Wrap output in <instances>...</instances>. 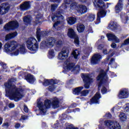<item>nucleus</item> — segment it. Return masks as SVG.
<instances>
[{
    "label": "nucleus",
    "mask_w": 129,
    "mask_h": 129,
    "mask_svg": "<svg viewBox=\"0 0 129 129\" xmlns=\"http://www.w3.org/2000/svg\"><path fill=\"white\" fill-rule=\"evenodd\" d=\"M123 0H119L117 4L115 7V11L116 14H118V13H120L121 10H122V8L123 7V4H122V1Z\"/></svg>",
    "instance_id": "412c9836"
},
{
    "label": "nucleus",
    "mask_w": 129,
    "mask_h": 129,
    "mask_svg": "<svg viewBox=\"0 0 129 129\" xmlns=\"http://www.w3.org/2000/svg\"><path fill=\"white\" fill-rule=\"evenodd\" d=\"M9 107L10 108H13L15 107V104H13V103H10L9 104Z\"/></svg>",
    "instance_id": "6e6d98bb"
},
{
    "label": "nucleus",
    "mask_w": 129,
    "mask_h": 129,
    "mask_svg": "<svg viewBox=\"0 0 129 129\" xmlns=\"http://www.w3.org/2000/svg\"><path fill=\"white\" fill-rule=\"evenodd\" d=\"M100 60H101V55L99 54H95L92 56L91 63L93 65L98 64L100 62Z\"/></svg>",
    "instance_id": "dca6fc26"
},
{
    "label": "nucleus",
    "mask_w": 129,
    "mask_h": 129,
    "mask_svg": "<svg viewBox=\"0 0 129 129\" xmlns=\"http://www.w3.org/2000/svg\"><path fill=\"white\" fill-rule=\"evenodd\" d=\"M90 91L88 90H83L81 92V96H87L89 94Z\"/></svg>",
    "instance_id": "a19ab883"
},
{
    "label": "nucleus",
    "mask_w": 129,
    "mask_h": 129,
    "mask_svg": "<svg viewBox=\"0 0 129 129\" xmlns=\"http://www.w3.org/2000/svg\"><path fill=\"white\" fill-rule=\"evenodd\" d=\"M37 106L42 114H45L47 109L51 107V101L49 100H46L43 103L40 100H37Z\"/></svg>",
    "instance_id": "20e7f679"
},
{
    "label": "nucleus",
    "mask_w": 129,
    "mask_h": 129,
    "mask_svg": "<svg viewBox=\"0 0 129 129\" xmlns=\"http://www.w3.org/2000/svg\"><path fill=\"white\" fill-rule=\"evenodd\" d=\"M51 105L54 108H57L60 106V103L59 102V100L57 98H55L53 99L51 103Z\"/></svg>",
    "instance_id": "a878e982"
},
{
    "label": "nucleus",
    "mask_w": 129,
    "mask_h": 129,
    "mask_svg": "<svg viewBox=\"0 0 129 129\" xmlns=\"http://www.w3.org/2000/svg\"><path fill=\"white\" fill-rule=\"evenodd\" d=\"M6 96L11 100H17V86L14 82L9 81L5 84Z\"/></svg>",
    "instance_id": "f257e3e1"
},
{
    "label": "nucleus",
    "mask_w": 129,
    "mask_h": 129,
    "mask_svg": "<svg viewBox=\"0 0 129 129\" xmlns=\"http://www.w3.org/2000/svg\"><path fill=\"white\" fill-rule=\"evenodd\" d=\"M24 97V89L22 87L18 88L17 90V101H19Z\"/></svg>",
    "instance_id": "aec40b11"
},
{
    "label": "nucleus",
    "mask_w": 129,
    "mask_h": 129,
    "mask_svg": "<svg viewBox=\"0 0 129 129\" xmlns=\"http://www.w3.org/2000/svg\"><path fill=\"white\" fill-rule=\"evenodd\" d=\"M43 84L44 86H48V85H50V84H55V83L53 80L50 81L49 80H44V82Z\"/></svg>",
    "instance_id": "e433bc0d"
},
{
    "label": "nucleus",
    "mask_w": 129,
    "mask_h": 129,
    "mask_svg": "<svg viewBox=\"0 0 129 129\" xmlns=\"http://www.w3.org/2000/svg\"><path fill=\"white\" fill-rule=\"evenodd\" d=\"M85 27L83 24H78L77 27V31L79 32V33H82L83 31H84Z\"/></svg>",
    "instance_id": "c9c22d12"
},
{
    "label": "nucleus",
    "mask_w": 129,
    "mask_h": 129,
    "mask_svg": "<svg viewBox=\"0 0 129 129\" xmlns=\"http://www.w3.org/2000/svg\"><path fill=\"white\" fill-rule=\"evenodd\" d=\"M23 21L25 25H30L31 21H32V17L30 16H25L23 19Z\"/></svg>",
    "instance_id": "c756f323"
},
{
    "label": "nucleus",
    "mask_w": 129,
    "mask_h": 129,
    "mask_svg": "<svg viewBox=\"0 0 129 129\" xmlns=\"http://www.w3.org/2000/svg\"><path fill=\"white\" fill-rule=\"evenodd\" d=\"M27 47L29 50L32 51L33 53L36 51L39 48V45L37 43V40L34 37H30L26 41Z\"/></svg>",
    "instance_id": "39448f33"
},
{
    "label": "nucleus",
    "mask_w": 129,
    "mask_h": 129,
    "mask_svg": "<svg viewBox=\"0 0 129 129\" xmlns=\"http://www.w3.org/2000/svg\"><path fill=\"white\" fill-rule=\"evenodd\" d=\"M104 54H106L107 53V50L105 49L103 51Z\"/></svg>",
    "instance_id": "338daca9"
},
{
    "label": "nucleus",
    "mask_w": 129,
    "mask_h": 129,
    "mask_svg": "<svg viewBox=\"0 0 129 129\" xmlns=\"http://www.w3.org/2000/svg\"><path fill=\"white\" fill-rule=\"evenodd\" d=\"M106 15V12L104 10H101L97 14V18L96 21V24H100V18H104Z\"/></svg>",
    "instance_id": "6ab92c4d"
},
{
    "label": "nucleus",
    "mask_w": 129,
    "mask_h": 129,
    "mask_svg": "<svg viewBox=\"0 0 129 129\" xmlns=\"http://www.w3.org/2000/svg\"><path fill=\"white\" fill-rule=\"evenodd\" d=\"M69 55V48L63 47L58 54V58L59 60H66Z\"/></svg>",
    "instance_id": "1a4fd4ad"
},
{
    "label": "nucleus",
    "mask_w": 129,
    "mask_h": 129,
    "mask_svg": "<svg viewBox=\"0 0 129 129\" xmlns=\"http://www.w3.org/2000/svg\"><path fill=\"white\" fill-rule=\"evenodd\" d=\"M3 123V118L0 117V125Z\"/></svg>",
    "instance_id": "e2e57ef3"
},
{
    "label": "nucleus",
    "mask_w": 129,
    "mask_h": 129,
    "mask_svg": "<svg viewBox=\"0 0 129 129\" xmlns=\"http://www.w3.org/2000/svg\"><path fill=\"white\" fill-rule=\"evenodd\" d=\"M108 28L110 30H115L117 28V23L116 22H112L109 24Z\"/></svg>",
    "instance_id": "7c9ffc66"
},
{
    "label": "nucleus",
    "mask_w": 129,
    "mask_h": 129,
    "mask_svg": "<svg viewBox=\"0 0 129 129\" xmlns=\"http://www.w3.org/2000/svg\"><path fill=\"white\" fill-rule=\"evenodd\" d=\"M105 116L107 117V118H111V114L110 113H108L105 115Z\"/></svg>",
    "instance_id": "5fc2aeb1"
},
{
    "label": "nucleus",
    "mask_w": 129,
    "mask_h": 129,
    "mask_svg": "<svg viewBox=\"0 0 129 129\" xmlns=\"http://www.w3.org/2000/svg\"><path fill=\"white\" fill-rule=\"evenodd\" d=\"M16 35H17V32H13L12 33H10L6 35L5 36V40H10V39H13L14 37H16Z\"/></svg>",
    "instance_id": "72a5a7b5"
},
{
    "label": "nucleus",
    "mask_w": 129,
    "mask_h": 129,
    "mask_svg": "<svg viewBox=\"0 0 129 129\" xmlns=\"http://www.w3.org/2000/svg\"><path fill=\"white\" fill-rule=\"evenodd\" d=\"M82 78L85 83V88L88 89L89 86L92 84V79L90 78V76H89V75L88 74H83Z\"/></svg>",
    "instance_id": "6e6552de"
},
{
    "label": "nucleus",
    "mask_w": 129,
    "mask_h": 129,
    "mask_svg": "<svg viewBox=\"0 0 129 129\" xmlns=\"http://www.w3.org/2000/svg\"><path fill=\"white\" fill-rule=\"evenodd\" d=\"M47 32L45 31H41V29L37 28L36 31V37L38 42L41 41V39L45 38L47 36Z\"/></svg>",
    "instance_id": "2eb2a0df"
},
{
    "label": "nucleus",
    "mask_w": 129,
    "mask_h": 129,
    "mask_svg": "<svg viewBox=\"0 0 129 129\" xmlns=\"http://www.w3.org/2000/svg\"><path fill=\"white\" fill-rule=\"evenodd\" d=\"M40 20H41V18H39V15H37L35 20L36 24H42V22L40 21Z\"/></svg>",
    "instance_id": "a18cd8bd"
},
{
    "label": "nucleus",
    "mask_w": 129,
    "mask_h": 129,
    "mask_svg": "<svg viewBox=\"0 0 129 129\" xmlns=\"http://www.w3.org/2000/svg\"><path fill=\"white\" fill-rule=\"evenodd\" d=\"M10 4L4 3L0 6V15H5L10 11Z\"/></svg>",
    "instance_id": "ddd939ff"
},
{
    "label": "nucleus",
    "mask_w": 129,
    "mask_h": 129,
    "mask_svg": "<svg viewBox=\"0 0 129 129\" xmlns=\"http://www.w3.org/2000/svg\"><path fill=\"white\" fill-rule=\"evenodd\" d=\"M97 80L98 83H99L98 87H100L102 83H105L108 80V77H107V75H106L104 71L102 70L101 71L100 75L97 78Z\"/></svg>",
    "instance_id": "0eeeda50"
},
{
    "label": "nucleus",
    "mask_w": 129,
    "mask_h": 129,
    "mask_svg": "<svg viewBox=\"0 0 129 129\" xmlns=\"http://www.w3.org/2000/svg\"><path fill=\"white\" fill-rule=\"evenodd\" d=\"M95 20V15L90 14L87 17V20L88 22H93Z\"/></svg>",
    "instance_id": "58836bf2"
},
{
    "label": "nucleus",
    "mask_w": 129,
    "mask_h": 129,
    "mask_svg": "<svg viewBox=\"0 0 129 129\" xmlns=\"http://www.w3.org/2000/svg\"><path fill=\"white\" fill-rule=\"evenodd\" d=\"M55 89H56L55 85H54V84H50L48 87V90H49V91H54Z\"/></svg>",
    "instance_id": "79ce46f5"
},
{
    "label": "nucleus",
    "mask_w": 129,
    "mask_h": 129,
    "mask_svg": "<svg viewBox=\"0 0 129 129\" xmlns=\"http://www.w3.org/2000/svg\"><path fill=\"white\" fill-rule=\"evenodd\" d=\"M51 19L53 22H56V21L60 20V19H62V15L61 14V12H59L56 13L55 15L51 17Z\"/></svg>",
    "instance_id": "cd10ccee"
},
{
    "label": "nucleus",
    "mask_w": 129,
    "mask_h": 129,
    "mask_svg": "<svg viewBox=\"0 0 129 129\" xmlns=\"http://www.w3.org/2000/svg\"><path fill=\"white\" fill-rule=\"evenodd\" d=\"M62 0H50V2H52L53 3H60Z\"/></svg>",
    "instance_id": "4d7b16f0"
},
{
    "label": "nucleus",
    "mask_w": 129,
    "mask_h": 129,
    "mask_svg": "<svg viewBox=\"0 0 129 129\" xmlns=\"http://www.w3.org/2000/svg\"><path fill=\"white\" fill-rule=\"evenodd\" d=\"M3 69H7V64H4L3 65Z\"/></svg>",
    "instance_id": "680f3d73"
},
{
    "label": "nucleus",
    "mask_w": 129,
    "mask_h": 129,
    "mask_svg": "<svg viewBox=\"0 0 129 129\" xmlns=\"http://www.w3.org/2000/svg\"><path fill=\"white\" fill-rule=\"evenodd\" d=\"M64 3L67 5H71L70 8L71 10H75L77 8V3L74 2V0H64Z\"/></svg>",
    "instance_id": "4be33fe9"
},
{
    "label": "nucleus",
    "mask_w": 129,
    "mask_h": 129,
    "mask_svg": "<svg viewBox=\"0 0 129 129\" xmlns=\"http://www.w3.org/2000/svg\"><path fill=\"white\" fill-rule=\"evenodd\" d=\"M75 10H77L79 14L82 15L87 12V7L84 5H80L79 7L77 6V7L75 8Z\"/></svg>",
    "instance_id": "a211bd4d"
},
{
    "label": "nucleus",
    "mask_w": 129,
    "mask_h": 129,
    "mask_svg": "<svg viewBox=\"0 0 129 129\" xmlns=\"http://www.w3.org/2000/svg\"><path fill=\"white\" fill-rule=\"evenodd\" d=\"M66 129H78V128H75L74 126L73 125H69L67 127Z\"/></svg>",
    "instance_id": "3c124183"
},
{
    "label": "nucleus",
    "mask_w": 129,
    "mask_h": 129,
    "mask_svg": "<svg viewBox=\"0 0 129 129\" xmlns=\"http://www.w3.org/2000/svg\"><path fill=\"white\" fill-rule=\"evenodd\" d=\"M55 45L57 48H61L63 45V42L61 40L57 41V39L54 37H50L42 41L40 47L42 50H44L48 47L53 48Z\"/></svg>",
    "instance_id": "f03ea898"
},
{
    "label": "nucleus",
    "mask_w": 129,
    "mask_h": 129,
    "mask_svg": "<svg viewBox=\"0 0 129 129\" xmlns=\"http://www.w3.org/2000/svg\"><path fill=\"white\" fill-rule=\"evenodd\" d=\"M64 68L65 69H67V70H72L73 71L76 70L77 71H78V70H79L80 67L79 66L75 67V64H74V63L70 61L69 59H67Z\"/></svg>",
    "instance_id": "9d476101"
},
{
    "label": "nucleus",
    "mask_w": 129,
    "mask_h": 129,
    "mask_svg": "<svg viewBox=\"0 0 129 129\" xmlns=\"http://www.w3.org/2000/svg\"><path fill=\"white\" fill-rule=\"evenodd\" d=\"M92 2L95 8H99V9H104L105 8L104 3L101 0H92Z\"/></svg>",
    "instance_id": "f3484780"
},
{
    "label": "nucleus",
    "mask_w": 129,
    "mask_h": 129,
    "mask_svg": "<svg viewBox=\"0 0 129 129\" xmlns=\"http://www.w3.org/2000/svg\"><path fill=\"white\" fill-rule=\"evenodd\" d=\"M3 47V43L0 42V50H2V48Z\"/></svg>",
    "instance_id": "0e129e2a"
},
{
    "label": "nucleus",
    "mask_w": 129,
    "mask_h": 129,
    "mask_svg": "<svg viewBox=\"0 0 129 129\" xmlns=\"http://www.w3.org/2000/svg\"><path fill=\"white\" fill-rule=\"evenodd\" d=\"M121 19L125 20V21H124V23H126V21L128 20L127 15H126L125 14H122L121 15Z\"/></svg>",
    "instance_id": "c03bdc74"
},
{
    "label": "nucleus",
    "mask_w": 129,
    "mask_h": 129,
    "mask_svg": "<svg viewBox=\"0 0 129 129\" xmlns=\"http://www.w3.org/2000/svg\"><path fill=\"white\" fill-rule=\"evenodd\" d=\"M3 24V20L2 19H0V25Z\"/></svg>",
    "instance_id": "774afa93"
},
{
    "label": "nucleus",
    "mask_w": 129,
    "mask_h": 129,
    "mask_svg": "<svg viewBox=\"0 0 129 129\" xmlns=\"http://www.w3.org/2000/svg\"><path fill=\"white\" fill-rule=\"evenodd\" d=\"M24 110L25 112H29V108H28V106H27L26 105H24Z\"/></svg>",
    "instance_id": "09e8293b"
},
{
    "label": "nucleus",
    "mask_w": 129,
    "mask_h": 129,
    "mask_svg": "<svg viewBox=\"0 0 129 129\" xmlns=\"http://www.w3.org/2000/svg\"><path fill=\"white\" fill-rule=\"evenodd\" d=\"M102 48H103V45H100L98 47V49H99L100 50H101V49H102Z\"/></svg>",
    "instance_id": "052dcab7"
},
{
    "label": "nucleus",
    "mask_w": 129,
    "mask_h": 129,
    "mask_svg": "<svg viewBox=\"0 0 129 129\" xmlns=\"http://www.w3.org/2000/svg\"><path fill=\"white\" fill-rule=\"evenodd\" d=\"M119 117L122 121H125L126 119H127V117H126V115H125V114L123 112L120 113Z\"/></svg>",
    "instance_id": "4c0bfd02"
},
{
    "label": "nucleus",
    "mask_w": 129,
    "mask_h": 129,
    "mask_svg": "<svg viewBox=\"0 0 129 129\" xmlns=\"http://www.w3.org/2000/svg\"><path fill=\"white\" fill-rule=\"evenodd\" d=\"M25 79L28 81V82H29V83H34V82L35 81L34 76L30 74L26 76Z\"/></svg>",
    "instance_id": "c85d7f7f"
},
{
    "label": "nucleus",
    "mask_w": 129,
    "mask_h": 129,
    "mask_svg": "<svg viewBox=\"0 0 129 129\" xmlns=\"http://www.w3.org/2000/svg\"><path fill=\"white\" fill-rule=\"evenodd\" d=\"M28 117L27 115H23L21 116L20 120H26V119H28Z\"/></svg>",
    "instance_id": "49530a36"
},
{
    "label": "nucleus",
    "mask_w": 129,
    "mask_h": 129,
    "mask_svg": "<svg viewBox=\"0 0 129 129\" xmlns=\"http://www.w3.org/2000/svg\"><path fill=\"white\" fill-rule=\"evenodd\" d=\"M101 97L100 94L99 93H97L94 97L91 100V101L92 103H98V100H99V98Z\"/></svg>",
    "instance_id": "bb28decb"
},
{
    "label": "nucleus",
    "mask_w": 129,
    "mask_h": 129,
    "mask_svg": "<svg viewBox=\"0 0 129 129\" xmlns=\"http://www.w3.org/2000/svg\"><path fill=\"white\" fill-rule=\"evenodd\" d=\"M114 61V59L113 58H111L110 60V64H111V63H112V62H113Z\"/></svg>",
    "instance_id": "69168bd1"
},
{
    "label": "nucleus",
    "mask_w": 129,
    "mask_h": 129,
    "mask_svg": "<svg viewBox=\"0 0 129 129\" xmlns=\"http://www.w3.org/2000/svg\"><path fill=\"white\" fill-rule=\"evenodd\" d=\"M83 88H84L83 87L76 88L73 90V94L76 95H79V94L81 93V90H82Z\"/></svg>",
    "instance_id": "2f4dec72"
},
{
    "label": "nucleus",
    "mask_w": 129,
    "mask_h": 129,
    "mask_svg": "<svg viewBox=\"0 0 129 129\" xmlns=\"http://www.w3.org/2000/svg\"><path fill=\"white\" fill-rule=\"evenodd\" d=\"M5 49L6 52H12L11 56L17 55V41H11L5 45Z\"/></svg>",
    "instance_id": "7ed1b4c3"
},
{
    "label": "nucleus",
    "mask_w": 129,
    "mask_h": 129,
    "mask_svg": "<svg viewBox=\"0 0 129 129\" xmlns=\"http://www.w3.org/2000/svg\"><path fill=\"white\" fill-rule=\"evenodd\" d=\"M68 36L70 38L75 39V43L77 46L79 45V39L78 38L77 35L75 33V32H74V30H73V29L70 28L68 29Z\"/></svg>",
    "instance_id": "9b49d317"
},
{
    "label": "nucleus",
    "mask_w": 129,
    "mask_h": 129,
    "mask_svg": "<svg viewBox=\"0 0 129 129\" xmlns=\"http://www.w3.org/2000/svg\"><path fill=\"white\" fill-rule=\"evenodd\" d=\"M57 8V5L56 4L51 5V11H55V9Z\"/></svg>",
    "instance_id": "603ef678"
},
{
    "label": "nucleus",
    "mask_w": 129,
    "mask_h": 129,
    "mask_svg": "<svg viewBox=\"0 0 129 129\" xmlns=\"http://www.w3.org/2000/svg\"><path fill=\"white\" fill-rule=\"evenodd\" d=\"M17 53H20L21 54H25L26 53V49L25 48V44L17 45Z\"/></svg>",
    "instance_id": "393cba45"
},
{
    "label": "nucleus",
    "mask_w": 129,
    "mask_h": 129,
    "mask_svg": "<svg viewBox=\"0 0 129 129\" xmlns=\"http://www.w3.org/2000/svg\"><path fill=\"white\" fill-rule=\"evenodd\" d=\"M111 47H112V48H115L116 47V44L114 43H112L111 44Z\"/></svg>",
    "instance_id": "13d9d810"
},
{
    "label": "nucleus",
    "mask_w": 129,
    "mask_h": 129,
    "mask_svg": "<svg viewBox=\"0 0 129 129\" xmlns=\"http://www.w3.org/2000/svg\"><path fill=\"white\" fill-rule=\"evenodd\" d=\"M30 2H25L23 4L20 5V9L21 11H27L30 8Z\"/></svg>",
    "instance_id": "b1692460"
},
{
    "label": "nucleus",
    "mask_w": 129,
    "mask_h": 129,
    "mask_svg": "<svg viewBox=\"0 0 129 129\" xmlns=\"http://www.w3.org/2000/svg\"><path fill=\"white\" fill-rule=\"evenodd\" d=\"M59 27H60V21H57L53 25L52 29L53 31L55 32L56 31H58L59 30H60V28H59Z\"/></svg>",
    "instance_id": "f704fd0d"
},
{
    "label": "nucleus",
    "mask_w": 129,
    "mask_h": 129,
    "mask_svg": "<svg viewBox=\"0 0 129 129\" xmlns=\"http://www.w3.org/2000/svg\"><path fill=\"white\" fill-rule=\"evenodd\" d=\"M101 92L103 93V94H104V93H106V88L105 87H103L102 89H101Z\"/></svg>",
    "instance_id": "864d4df0"
},
{
    "label": "nucleus",
    "mask_w": 129,
    "mask_h": 129,
    "mask_svg": "<svg viewBox=\"0 0 129 129\" xmlns=\"http://www.w3.org/2000/svg\"><path fill=\"white\" fill-rule=\"evenodd\" d=\"M99 129H104V126H103V125L100 124L99 125Z\"/></svg>",
    "instance_id": "bf43d9fd"
},
{
    "label": "nucleus",
    "mask_w": 129,
    "mask_h": 129,
    "mask_svg": "<svg viewBox=\"0 0 129 129\" xmlns=\"http://www.w3.org/2000/svg\"><path fill=\"white\" fill-rule=\"evenodd\" d=\"M106 36L108 38V41H114L116 42V43H119V39L115 36L114 34H111V33H107L106 34Z\"/></svg>",
    "instance_id": "5701e85b"
},
{
    "label": "nucleus",
    "mask_w": 129,
    "mask_h": 129,
    "mask_svg": "<svg viewBox=\"0 0 129 129\" xmlns=\"http://www.w3.org/2000/svg\"><path fill=\"white\" fill-rule=\"evenodd\" d=\"M72 54L73 55L75 59H78V56L80 54V52L79 50L76 49L73 51Z\"/></svg>",
    "instance_id": "ea45409f"
},
{
    "label": "nucleus",
    "mask_w": 129,
    "mask_h": 129,
    "mask_svg": "<svg viewBox=\"0 0 129 129\" xmlns=\"http://www.w3.org/2000/svg\"><path fill=\"white\" fill-rule=\"evenodd\" d=\"M5 31H14L17 29V22L16 21H10L7 23L4 27Z\"/></svg>",
    "instance_id": "f8f14e48"
},
{
    "label": "nucleus",
    "mask_w": 129,
    "mask_h": 129,
    "mask_svg": "<svg viewBox=\"0 0 129 129\" xmlns=\"http://www.w3.org/2000/svg\"><path fill=\"white\" fill-rule=\"evenodd\" d=\"M3 127H4V128H8V127H9V123L6 122L3 123Z\"/></svg>",
    "instance_id": "8fccbe9b"
},
{
    "label": "nucleus",
    "mask_w": 129,
    "mask_h": 129,
    "mask_svg": "<svg viewBox=\"0 0 129 129\" xmlns=\"http://www.w3.org/2000/svg\"><path fill=\"white\" fill-rule=\"evenodd\" d=\"M124 110V111H126V112H129V103H127L125 104V107Z\"/></svg>",
    "instance_id": "de8ad7c7"
},
{
    "label": "nucleus",
    "mask_w": 129,
    "mask_h": 129,
    "mask_svg": "<svg viewBox=\"0 0 129 129\" xmlns=\"http://www.w3.org/2000/svg\"><path fill=\"white\" fill-rule=\"evenodd\" d=\"M53 57H55V53H54V50L51 49L49 51V58H52Z\"/></svg>",
    "instance_id": "37998d69"
},
{
    "label": "nucleus",
    "mask_w": 129,
    "mask_h": 129,
    "mask_svg": "<svg viewBox=\"0 0 129 129\" xmlns=\"http://www.w3.org/2000/svg\"><path fill=\"white\" fill-rule=\"evenodd\" d=\"M104 125L106 127L109 129H120V125L117 121L112 120H105L104 121Z\"/></svg>",
    "instance_id": "423d86ee"
},
{
    "label": "nucleus",
    "mask_w": 129,
    "mask_h": 129,
    "mask_svg": "<svg viewBox=\"0 0 129 129\" xmlns=\"http://www.w3.org/2000/svg\"><path fill=\"white\" fill-rule=\"evenodd\" d=\"M128 90L126 89H122L119 91L118 97L120 99H123V98H127V97H128Z\"/></svg>",
    "instance_id": "4468645a"
},
{
    "label": "nucleus",
    "mask_w": 129,
    "mask_h": 129,
    "mask_svg": "<svg viewBox=\"0 0 129 129\" xmlns=\"http://www.w3.org/2000/svg\"><path fill=\"white\" fill-rule=\"evenodd\" d=\"M67 21L69 25H74L76 22V18L74 17H69L67 18Z\"/></svg>",
    "instance_id": "473e14b6"
}]
</instances>
